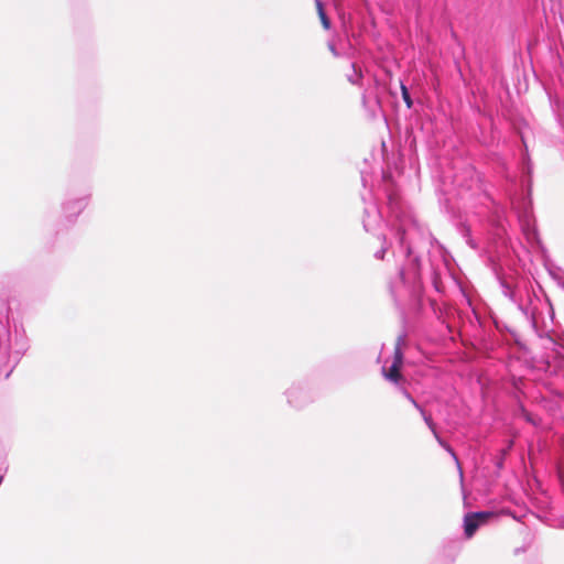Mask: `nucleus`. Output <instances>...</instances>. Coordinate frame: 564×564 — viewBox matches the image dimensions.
<instances>
[{
  "mask_svg": "<svg viewBox=\"0 0 564 564\" xmlns=\"http://www.w3.org/2000/svg\"><path fill=\"white\" fill-rule=\"evenodd\" d=\"M314 3L323 28L328 30L330 28V20L325 12L323 2L321 0H314Z\"/></svg>",
  "mask_w": 564,
  "mask_h": 564,
  "instance_id": "7ed1b4c3",
  "label": "nucleus"
},
{
  "mask_svg": "<svg viewBox=\"0 0 564 564\" xmlns=\"http://www.w3.org/2000/svg\"><path fill=\"white\" fill-rule=\"evenodd\" d=\"M430 420H431V417H426V416H425V421H426L429 424H430Z\"/></svg>",
  "mask_w": 564,
  "mask_h": 564,
  "instance_id": "39448f33",
  "label": "nucleus"
},
{
  "mask_svg": "<svg viewBox=\"0 0 564 564\" xmlns=\"http://www.w3.org/2000/svg\"><path fill=\"white\" fill-rule=\"evenodd\" d=\"M494 517L492 512H470L464 518V532L467 539H470L479 527L486 524Z\"/></svg>",
  "mask_w": 564,
  "mask_h": 564,
  "instance_id": "f03ea898",
  "label": "nucleus"
},
{
  "mask_svg": "<svg viewBox=\"0 0 564 564\" xmlns=\"http://www.w3.org/2000/svg\"><path fill=\"white\" fill-rule=\"evenodd\" d=\"M401 90H402V97H403L404 102L406 104L408 108H411L412 99L410 97L408 88L404 85H401Z\"/></svg>",
  "mask_w": 564,
  "mask_h": 564,
  "instance_id": "20e7f679",
  "label": "nucleus"
},
{
  "mask_svg": "<svg viewBox=\"0 0 564 564\" xmlns=\"http://www.w3.org/2000/svg\"><path fill=\"white\" fill-rule=\"evenodd\" d=\"M403 365V351H402V339L398 338L394 350H393V361L390 368H382V375L383 377L393 382L399 383L403 380V376L401 373V368Z\"/></svg>",
  "mask_w": 564,
  "mask_h": 564,
  "instance_id": "f257e3e1",
  "label": "nucleus"
}]
</instances>
